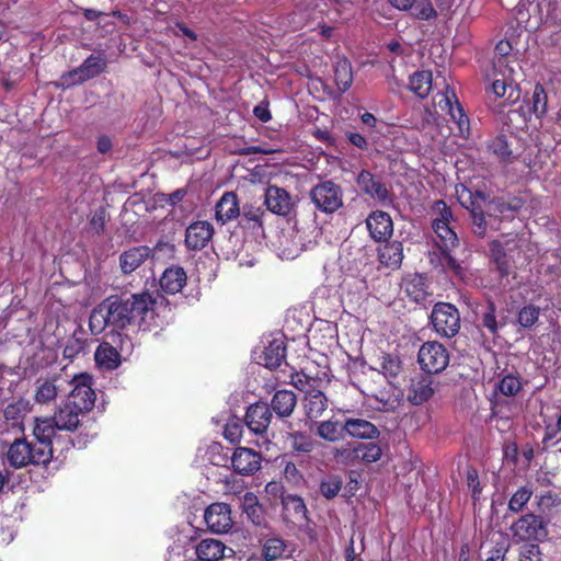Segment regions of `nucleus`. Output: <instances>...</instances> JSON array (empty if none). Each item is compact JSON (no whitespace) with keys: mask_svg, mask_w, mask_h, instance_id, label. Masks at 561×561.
Listing matches in <instances>:
<instances>
[{"mask_svg":"<svg viewBox=\"0 0 561 561\" xmlns=\"http://www.w3.org/2000/svg\"><path fill=\"white\" fill-rule=\"evenodd\" d=\"M158 248H150L148 245H137L123 251L119 254V267L123 274L128 275L140 267L149 257L154 255Z\"/></svg>","mask_w":561,"mask_h":561,"instance_id":"4be33fe9","label":"nucleus"},{"mask_svg":"<svg viewBox=\"0 0 561 561\" xmlns=\"http://www.w3.org/2000/svg\"><path fill=\"white\" fill-rule=\"evenodd\" d=\"M329 401L323 391L318 389L306 390L304 410L310 420L320 417L328 409Z\"/></svg>","mask_w":561,"mask_h":561,"instance_id":"473e14b6","label":"nucleus"},{"mask_svg":"<svg viewBox=\"0 0 561 561\" xmlns=\"http://www.w3.org/2000/svg\"><path fill=\"white\" fill-rule=\"evenodd\" d=\"M82 412L77 411L75 407H72L67 401L60 405L51 416L54 420L55 426H57L58 431L66 432H75L80 426L79 416L82 415Z\"/></svg>","mask_w":561,"mask_h":561,"instance_id":"cd10ccee","label":"nucleus"},{"mask_svg":"<svg viewBox=\"0 0 561 561\" xmlns=\"http://www.w3.org/2000/svg\"><path fill=\"white\" fill-rule=\"evenodd\" d=\"M311 202L324 214H333L343 205V191L332 181H322L310 191Z\"/></svg>","mask_w":561,"mask_h":561,"instance_id":"423d86ee","label":"nucleus"},{"mask_svg":"<svg viewBox=\"0 0 561 561\" xmlns=\"http://www.w3.org/2000/svg\"><path fill=\"white\" fill-rule=\"evenodd\" d=\"M486 214L488 218H493L494 221L500 225V217L505 216L507 211H512L514 208L506 203L503 198L496 197L488 202Z\"/></svg>","mask_w":561,"mask_h":561,"instance_id":"13d9d810","label":"nucleus"},{"mask_svg":"<svg viewBox=\"0 0 561 561\" xmlns=\"http://www.w3.org/2000/svg\"><path fill=\"white\" fill-rule=\"evenodd\" d=\"M433 211L437 213L438 216L434 218L432 222L444 221L446 224H451L454 220L451 208L443 199L434 202Z\"/></svg>","mask_w":561,"mask_h":561,"instance_id":"774afa93","label":"nucleus"},{"mask_svg":"<svg viewBox=\"0 0 561 561\" xmlns=\"http://www.w3.org/2000/svg\"><path fill=\"white\" fill-rule=\"evenodd\" d=\"M70 383L72 390L67 399V402L83 414L88 413L94 408L96 394L92 388L93 379L88 374L76 375Z\"/></svg>","mask_w":561,"mask_h":561,"instance_id":"6e6552de","label":"nucleus"},{"mask_svg":"<svg viewBox=\"0 0 561 561\" xmlns=\"http://www.w3.org/2000/svg\"><path fill=\"white\" fill-rule=\"evenodd\" d=\"M457 197L462 207L470 214L485 206L486 196L484 193L476 191L474 193L462 186L461 191H457Z\"/></svg>","mask_w":561,"mask_h":561,"instance_id":"de8ad7c7","label":"nucleus"},{"mask_svg":"<svg viewBox=\"0 0 561 561\" xmlns=\"http://www.w3.org/2000/svg\"><path fill=\"white\" fill-rule=\"evenodd\" d=\"M513 73L507 72L504 75V69L493 70L494 80L491 89L495 98L504 99L500 104L501 107H504L506 104H513L519 99V89L517 84H514Z\"/></svg>","mask_w":561,"mask_h":561,"instance_id":"aec40b11","label":"nucleus"},{"mask_svg":"<svg viewBox=\"0 0 561 561\" xmlns=\"http://www.w3.org/2000/svg\"><path fill=\"white\" fill-rule=\"evenodd\" d=\"M410 90L421 99L426 98L433 88V75L431 71H416L410 76Z\"/></svg>","mask_w":561,"mask_h":561,"instance_id":"a18cd8bd","label":"nucleus"},{"mask_svg":"<svg viewBox=\"0 0 561 561\" xmlns=\"http://www.w3.org/2000/svg\"><path fill=\"white\" fill-rule=\"evenodd\" d=\"M334 82L341 93H345L353 84V67L346 57H336L334 61Z\"/></svg>","mask_w":561,"mask_h":561,"instance_id":"4c0bfd02","label":"nucleus"},{"mask_svg":"<svg viewBox=\"0 0 561 561\" xmlns=\"http://www.w3.org/2000/svg\"><path fill=\"white\" fill-rule=\"evenodd\" d=\"M539 314L540 309L538 307L528 305L519 310L517 320L523 328H530L537 322Z\"/></svg>","mask_w":561,"mask_h":561,"instance_id":"e2e57ef3","label":"nucleus"},{"mask_svg":"<svg viewBox=\"0 0 561 561\" xmlns=\"http://www.w3.org/2000/svg\"><path fill=\"white\" fill-rule=\"evenodd\" d=\"M502 251L513 263L519 260H528L527 252L531 251L530 241L525 234H508L502 242Z\"/></svg>","mask_w":561,"mask_h":561,"instance_id":"bb28decb","label":"nucleus"},{"mask_svg":"<svg viewBox=\"0 0 561 561\" xmlns=\"http://www.w3.org/2000/svg\"><path fill=\"white\" fill-rule=\"evenodd\" d=\"M58 432L51 417L35 420L32 442L39 449L37 453L39 456H48L50 460L54 459V455L57 451V447H54V444L58 445L60 443V434Z\"/></svg>","mask_w":561,"mask_h":561,"instance_id":"0eeeda50","label":"nucleus"},{"mask_svg":"<svg viewBox=\"0 0 561 561\" xmlns=\"http://www.w3.org/2000/svg\"><path fill=\"white\" fill-rule=\"evenodd\" d=\"M343 488V479L340 474L325 476L319 483V492L325 500H333Z\"/></svg>","mask_w":561,"mask_h":561,"instance_id":"864d4df0","label":"nucleus"},{"mask_svg":"<svg viewBox=\"0 0 561 561\" xmlns=\"http://www.w3.org/2000/svg\"><path fill=\"white\" fill-rule=\"evenodd\" d=\"M531 111L539 117L546 114L548 98L543 87L540 83L535 85L531 95Z\"/></svg>","mask_w":561,"mask_h":561,"instance_id":"bf43d9fd","label":"nucleus"},{"mask_svg":"<svg viewBox=\"0 0 561 561\" xmlns=\"http://www.w3.org/2000/svg\"><path fill=\"white\" fill-rule=\"evenodd\" d=\"M401 288L415 302L425 300L427 296L426 278L417 273L403 277Z\"/></svg>","mask_w":561,"mask_h":561,"instance_id":"c9c22d12","label":"nucleus"},{"mask_svg":"<svg viewBox=\"0 0 561 561\" xmlns=\"http://www.w3.org/2000/svg\"><path fill=\"white\" fill-rule=\"evenodd\" d=\"M488 214H486V206H483L479 210L476 209L474 213L470 214L471 218V230L472 233L480 239H483L488 234V228L497 230L499 226L494 221L493 218H489L486 220Z\"/></svg>","mask_w":561,"mask_h":561,"instance_id":"37998d69","label":"nucleus"},{"mask_svg":"<svg viewBox=\"0 0 561 561\" xmlns=\"http://www.w3.org/2000/svg\"><path fill=\"white\" fill-rule=\"evenodd\" d=\"M317 435L330 443H335L344 438V423L339 421H322L317 423Z\"/></svg>","mask_w":561,"mask_h":561,"instance_id":"49530a36","label":"nucleus"},{"mask_svg":"<svg viewBox=\"0 0 561 561\" xmlns=\"http://www.w3.org/2000/svg\"><path fill=\"white\" fill-rule=\"evenodd\" d=\"M94 359L101 368L114 370L121 365L122 355L116 346L107 341H103L95 350Z\"/></svg>","mask_w":561,"mask_h":561,"instance_id":"7c9ffc66","label":"nucleus"},{"mask_svg":"<svg viewBox=\"0 0 561 561\" xmlns=\"http://www.w3.org/2000/svg\"><path fill=\"white\" fill-rule=\"evenodd\" d=\"M158 294L149 290L124 295H111L98 304L89 317V329L93 335L111 329L122 342V332L145 320L157 305Z\"/></svg>","mask_w":561,"mask_h":561,"instance_id":"f257e3e1","label":"nucleus"},{"mask_svg":"<svg viewBox=\"0 0 561 561\" xmlns=\"http://www.w3.org/2000/svg\"><path fill=\"white\" fill-rule=\"evenodd\" d=\"M369 236L376 242H387L393 233V222L390 215L383 210H374L366 218Z\"/></svg>","mask_w":561,"mask_h":561,"instance_id":"412c9836","label":"nucleus"},{"mask_svg":"<svg viewBox=\"0 0 561 561\" xmlns=\"http://www.w3.org/2000/svg\"><path fill=\"white\" fill-rule=\"evenodd\" d=\"M233 471L240 476H252L261 469V453L248 448L237 447L230 457Z\"/></svg>","mask_w":561,"mask_h":561,"instance_id":"dca6fc26","label":"nucleus"},{"mask_svg":"<svg viewBox=\"0 0 561 561\" xmlns=\"http://www.w3.org/2000/svg\"><path fill=\"white\" fill-rule=\"evenodd\" d=\"M265 216V210L261 207L253 206L251 204L243 205L240 208V222L239 225L244 229H250L253 231L263 229V218Z\"/></svg>","mask_w":561,"mask_h":561,"instance_id":"ea45409f","label":"nucleus"},{"mask_svg":"<svg viewBox=\"0 0 561 561\" xmlns=\"http://www.w3.org/2000/svg\"><path fill=\"white\" fill-rule=\"evenodd\" d=\"M517 561H542V552L536 543H524L518 549Z\"/></svg>","mask_w":561,"mask_h":561,"instance_id":"338daca9","label":"nucleus"},{"mask_svg":"<svg viewBox=\"0 0 561 561\" xmlns=\"http://www.w3.org/2000/svg\"><path fill=\"white\" fill-rule=\"evenodd\" d=\"M356 184L363 194L375 199L381 206L393 204V194L380 175L362 170L356 176Z\"/></svg>","mask_w":561,"mask_h":561,"instance_id":"9d476101","label":"nucleus"},{"mask_svg":"<svg viewBox=\"0 0 561 561\" xmlns=\"http://www.w3.org/2000/svg\"><path fill=\"white\" fill-rule=\"evenodd\" d=\"M512 46L507 41H500L495 46V57L492 60V69L501 70L504 69V75L514 72V69L510 66V51Z\"/></svg>","mask_w":561,"mask_h":561,"instance_id":"603ef678","label":"nucleus"},{"mask_svg":"<svg viewBox=\"0 0 561 561\" xmlns=\"http://www.w3.org/2000/svg\"><path fill=\"white\" fill-rule=\"evenodd\" d=\"M479 327L486 331L491 337L499 336L500 328L505 325V322H499L496 319V306L493 300L488 299L485 304L478 306L476 310Z\"/></svg>","mask_w":561,"mask_h":561,"instance_id":"393cba45","label":"nucleus"},{"mask_svg":"<svg viewBox=\"0 0 561 561\" xmlns=\"http://www.w3.org/2000/svg\"><path fill=\"white\" fill-rule=\"evenodd\" d=\"M450 360L448 350L437 341L422 344L417 353V362L423 371L435 375L444 371Z\"/></svg>","mask_w":561,"mask_h":561,"instance_id":"20e7f679","label":"nucleus"},{"mask_svg":"<svg viewBox=\"0 0 561 561\" xmlns=\"http://www.w3.org/2000/svg\"><path fill=\"white\" fill-rule=\"evenodd\" d=\"M286 357V344L283 340L274 339L265 347L262 359L268 369L278 368Z\"/></svg>","mask_w":561,"mask_h":561,"instance_id":"79ce46f5","label":"nucleus"},{"mask_svg":"<svg viewBox=\"0 0 561 561\" xmlns=\"http://www.w3.org/2000/svg\"><path fill=\"white\" fill-rule=\"evenodd\" d=\"M288 439L291 448L301 454H310L317 446V442L313 437L309 433L302 431L290 433Z\"/></svg>","mask_w":561,"mask_h":561,"instance_id":"3c124183","label":"nucleus"},{"mask_svg":"<svg viewBox=\"0 0 561 561\" xmlns=\"http://www.w3.org/2000/svg\"><path fill=\"white\" fill-rule=\"evenodd\" d=\"M490 271L495 272L501 286L511 285V277L515 278L516 273L512 268V260L502 251V241L492 240L489 243Z\"/></svg>","mask_w":561,"mask_h":561,"instance_id":"ddd939ff","label":"nucleus"},{"mask_svg":"<svg viewBox=\"0 0 561 561\" xmlns=\"http://www.w3.org/2000/svg\"><path fill=\"white\" fill-rule=\"evenodd\" d=\"M403 260V245L400 241L386 243L379 249V261L388 267H399Z\"/></svg>","mask_w":561,"mask_h":561,"instance_id":"c03bdc74","label":"nucleus"},{"mask_svg":"<svg viewBox=\"0 0 561 561\" xmlns=\"http://www.w3.org/2000/svg\"><path fill=\"white\" fill-rule=\"evenodd\" d=\"M282 516L285 522L296 526L308 523V510L301 496L283 492L280 495Z\"/></svg>","mask_w":561,"mask_h":561,"instance_id":"f3484780","label":"nucleus"},{"mask_svg":"<svg viewBox=\"0 0 561 561\" xmlns=\"http://www.w3.org/2000/svg\"><path fill=\"white\" fill-rule=\"evenodd\" d=\"M244 421L233 417L229 420L224 430V437L230 443H239L243 432Z\"/></svg>","mask_w":561,"mask_h":561,"instance_id":"680f3d73","label":"nucleus"},{"mask_svg":"<svg viewBox=\"0 0 561 561\" xmlns=\"http://www.w3.org/2000/svg\"><path fill=\"white\" fill-rule=\"evenodd\" d=\"M466 480L468 489L471 491L473 502L476 503L480 500L482 493L478 470L473 467H469L466 472Z\"/></svg>","mask_w":561,"mask_h":561,"instance_id":"69168bd1","label":"nucleus"},{"mask_svg":"<svg viewBox=\"0 0 561 561\" xmlns=\"http://www.w3.org/2000/svg\"><path fill=\"white\" fill-rule=\"evenodd\" d=\"M89 442L88 436L84 438L81 437V434L77 436V438H71L70 436H62L60 435V443L58 445L54 444V447H57L58 453L54 458L56 460L62 461L66 457L64 455L65 451H69L71 448L78 447L83 448L87 446V443Z\"/></svg>","mask_w":561,"mask_h":561,"instance_id":"6e6d98bb","label":"nucleus"},{"mask_svg":"<svg viewBox=\"0 0 561 561\" xmlns=\"http://www.w3.org/2000/svg\"><path fill=\"white\" fill-rule=\"evenodd\" d=\"M214 233V226L209 221H194L185 230V245L192 251L203 250L211 241Z\"/></svg>","mask_w":561,"mask_h":561,"instance_id":"a211bd4d","label":"nucleus"},{"mask_svg":"<svg viewBox=\"0 0 561 561\" xmlns=\"http://www.w3.org/2000/svg\"><path fill=\"white\" fill-rule=\"evenodd\" d=\"M534 494V488L531 484H525L519 486L511 496L507 505V510L514 514H518L524 511L527 503Z\"/></svg>","mask_w":561,"mask_h":561,"instance_id":"8fccbe9b","label":"nucleus"},{"mask_svg":"<svg viewBox=\"0 0 561 561\" xmlns=\"http://www.w3.org/2000/svg\"><path fill=\"white\" fill-rule=\"evenodd\" d=\"M353 457L370 463L381 458L382 450L378 443H359L352 449Z\"/></svg>","mask_w":561,"mask_h":561,"instance_id":"09e8293b","label":"nucleus"},{"mask_svg":"<svg viewBox=\"0 0 561 561\" xmlns=\"http://www.w3.org/2000/svg\"><path fill=\"white\" fill-rule=\"evenodd\" d=\"M413 8L412 15L417 20H432L437 16V12L434 9L430 0H421L416 2Z\"/></svg>","mask_w":561,"mask_h":561,"instance_id":"0e129e2a","label":"nucleus"},{"mask_svg":"<svg viewBox=\"0 0 561 561\" xmlns=\"http://www.w3.org/2000/svg\"><path fill=\"white\" fill-rule=\"evenodd\" d=\"M432 228L439 239L438 247L442 253L451 251L459 245V239L450 224L444 221L432 222Z\"/></svg>","mask_w":561,"mask_h":561,"instance_id":"a19ab883","label":"nucleus"},{"mask_svg":"<svg viewBox=\"0 0 561 561\" xmlns=\"http://www.w3.org/2000/svg\"><path fill=\"white\" fill-rule=\"evenodd\" d=\"M517 138L513 135L499 134L486 142V150L502 164H512L519 153L516 151L514 144Z\"/></svg>","mask_w":561,"mask_h":561,"instance_id":"2eb2a0df","label":"nucleus"},{"mask_svg":"<svg viewBox=\"0 0 561 561\" xmlns=\"http://www.w3.org/2000/svg\"><path fill=\"white\" fill-rule=\"evenodd\" d=\"M227 550L233 553V550L231 548L226 547V545L222 541L214 538L202 539L195 547L196 556L202 561L221 560L225 557H227Z\"/></svg>","mask_w":561,"mask_h":561,"instance_id":"c85d7f7f","label":"nucleus"},{"mask_svg":"<svg viewBox=\"0 0 561 561\" xmlns=\"http://www.w3.org/2000/svg\"><path fill=\"white\" fill-rule=\"evenodd\" d=\"M271 411L279 417L285 419L293 414L297 405V397L291 390H277L272 397L271 404H268Z\"/></svg>","mask_w":561,"mask_h":561,"instance_id":"c756f323","label":"nucleus"},{"mask_svg":"<svg viewBox=\"0 0 561 561\" xmlns=\"http://www.w3.org/2000/svg\"><path fill=\"white\" fill-rule=\"evenodd\" d=\"M242 512L248 519L257 527H265L266 514L263 505L259 502L257 496L253 492H247L242 499Z\"/></svg>","mask_w":561,"mask_h":561,"instance_id":"72a5a7b5","label":"nucleus"},{"mask_svg":"<svg viewBox=\"0 0 561 561\" xmlns=\"http://www.w3.org/2000/svg\"><path fill=\"white\" fill-rule=\"evenodd\" d=\"M285 542L280 538H268L265 540L262 548V557L265 561H274L280 558L285 551Z\"/></svg>","mask_w":561,"mask_h":561,"instance_id":"4d7b16f0","label":"nucleus"},{"mask_svg":"<svg viewBox=\"0 0 561 561\" xmlns=\"http://www.w3.org/2000/svg\"><path fill=\"white\" fill-rule=\"evenodd\" d=\"M60 376L55 375L46 379H37L34 400L36 403L48 404L57 398Z\"/></svg>","mask_w":561,"mask_h":561,"instance_id":"e433bc0d","label":"nucleus"},{"mask_svg":"<svg viewBox=\"0 0 561 561\" xmlns=\"http://www.w3.org/2000/svg\"><path fill=\"white\" fill-rule=\"evenodd\" d=\"M378 362V371L382 374L389 386L399 383L400 377L404 373L401 356L397 353L381 352Z\"/></svg>","mask_w":561,"mask_h":561,"instance_id":"b1692460","label":"nucleus"},{"mask_svg":"<svg viewBox=\"0 0 561 561\" xmlns=\"http://www.w3.org/2000/svg\"><path fill=\"white\" fill-rule=\"evenodd\" d=\"M431 323L442 337H454L460 330L459 310L449 302H437L431 313Z\"/></svg>","mask_w":561,"mask_h":561,"instance_id":"39448f33","label":"nucleus"},{"mask_svg":"<svg viewBox=\"0 0 561 561\" xmlns=\"http://www.w3.org/2000/svg\"><path fill=\"white\" fill-rule=\"evenodd\" d=\"M496 388L501 394L514 397L523 389L520 376L517 374H506L501 378Z\"/></svg>","mask_w":561,"mask_h":561,"instance_id":"5fc2aeb1","label":"nucleus"},{"mask_svg":"<svg viewBox=\"0 0 561 561\" xmlns=\"http://www.w3.org/2000/svg\"><path fill=\"white\" fill-rule=\"evenodd\" d=\"M549 519L535 513L519 516L510 527L514 540L545 541L548 538Z\"/></svg>","mask_w":561,"mask_h":561,"instance_id":"7ed1b4c3","label":"nucleus"},{"mask_svg":"<svg viewBox=\"0 0 561 561\" xmlns=\"http://www.w3.org/2000/svg\"><path fill=\"white\" fill-rule=\"evenodd\" d=\"M345 434L360 439L378 438L380 432L375 424L364 419L348 417L344 421Z\"/></svg>","mask_w":561,"mask_h":561,"instance_id":"2f4dec72","label":"nucleus"},{"mask_svg":"<svg viewBox=\"0 0 561 561\" xmlns=\"http://www.w3.org/2000/svg\"><path fill=\"white\" fill-rule=\"evenodd\" d=\"M208 529L214 534H226L233 525L230 506L226 503H213L204 514Z\"/></svg>","mask_w":561,"mask_h":561,"instance_id":"4468645a","label":"nucleus"},{"mask_svg":"<svg viewBox=\"0 0 561 561\" xmlns=\"http://www.w3.org/2000/svg\"><path fill=\"white\" fill-rule=\"evenodd\" d=\"M39 449L26 437L15 438L7 450V460L14 469H22L28 466L47 467L51 461L48 456H39Z\"/></svg>","mask_w":561,"mask_h":561,"instance_id":"f03ea898","label":"nucleus"},{"mask_svg":"<svg viewBox=\"0 0 561 561\" xmlns=\"http://www.w3.org/2000/svg\"><path fill=\"white\" fill-rule=\"evenodd\" d=\"M434 105L439 107V110L446 114H448L451 119L458 125L459 134L465 136V134H469L470 130V122L467 114L463 111V107L459 103L454 89L449 85L445 87L444 93H437L433 98Z\"/></svg>","mask_w":561,"mask_h":561,"instance_id":"1a4fd4ad","label":"nucleus"},{"mask_svg":"<svg viewBox=\"0 0 561 561\" xmlns=\"http://www.w3.org/2000/svg\"><path fill=\"white\" fill-rule=\"evenodd\" d=\"M87 347V340L82 337H77L76 335L70 336L65 344L62 356L66 359L72 360L80 353H83Z\"/></svg>","mask_w":561,"mask_h":561,"instance_id":"052dcab7","label":"nucleus"},{"mask_svg":"<svg viewBox=\"0 0 561 561\" xmlns=\"http://www.w3.org/2000/svg\"><path fill=\"white\" fill-rule=\"evenodd\" d=\"M186 272L180 265H171L165 268L159 279L161 290L169 295L180 293L186 285Z\"/></svg>","mask_w":561,"mask_h":561,"instance_id":"a878e982","label":"nucleus"},{"mask_svg":"<svg viewBox=\"0 0 561 561\" xmlns=\"http://www.w3.org/2000/svg\"><path fill=\"white\" fill-rule=\"evenodd\" d=\"M373 398L379 403L378 410L394 411L401 404L402 392L397 385L376 391Z\"/></svg>","mask_w":561,"mask_h":561,"instance_id":"58836bf2","label":"nucleus"},{"mask_svg":"<svg viewBox=\"0 0 561 561\" xmlns=\"http://www.w3.org/2000/svg\"><path fill=\"white\" fill-rule=\"evenodd\" d=\"M106 62L100 57L90 55L78 68L60 77L61 85L70 88L98 77L104 71Z\"/></svg>","mask_w":561,"mask_h":561,"instance_id":"9b49d317","label":"nucleus"},{"mask_svg":"<svg viewBox=\"0 0 561 561\" xmlns=\"http://www.w3.org/2000/svg\"><path fill=\"white\" fill-rule=\"evenodd\" d=\"M240 205L234 192H225L215 206V219L221 226L239 218Z\"/></svg>","mask_w":561,"mask_h":561,"instance_id":"5701e85b","label":"nucleus"},{"mask_svg":"<svg viewBox=\"0 0 561 561\" xmlns=\"http://www.w3.org/2000/svg\"><path fill=\"white\" fill-rule=\"evenodd\" d=\"M432 383V379L428 376L413 379L408 390V401L413 405H421L428 401L434 394Z\"/></svg>","mask_w":561,"mask_h":561,"instance_id":"f704fd0d","label":"nucleus"},{"mask_svg":"<svg viewBox=\"0 0 561 561\" xmlns=\"http://www.w3.org/2000/svg\"><path fill=\"white\" fill-rule=\"evenodd\" d=\"M272 419L270 405L266 402L257 401L247 409L244 424L252 433L262 435L266 433Z\"/></svg>","mask_w":561,"mask_h":561,"instance_id":"6ab92c4d","label":"nucleus"},{"mask_svg":"<svg viewBox=\"0 0 561 561\" xmlns=\"http://www.w3.org/2000/svg\"><path fill=\"white\" fill-rule=\"evenodd\" d=\"M297 199L287 190L268 184L264 193V204L272 214L286 217L295 208Z\"/></svg>","mask_w":561,"mask_h":561,"instance_id":"f8f14e48","label":"nucleus"}]
</instances>
